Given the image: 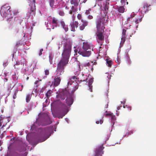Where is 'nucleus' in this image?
<instances>
[{"instance_id":"obj_1","label":"nucleus","mask_w":156,"mask_h":156,"mask_svg":"<svg viewBox=\"0 0 156 156\" xmlns=\"http://www.w3.org/2000/svg\"><path fill=\"white\" fill-rule=\"evenodd\" d=\"M71 51V44L69 42H66L63 45V50L59 61L68 64Z\"/></svg>"},{"instance_id":"obj_2","label":"nucleus","mask_w":156,"mask_h":156,"mask_svg":"<svg viewBox=\"0 0 156 156\" xmlns=\"http://www.w3.org/2000/svg\"><path fill=\"white\" fill-rule=\"evenodd\" d=\"M57 97H60L62 100H64L67 97L66 99V102L68 106H70L73 102V100L69 91L66 89L61 90L59 94Z\"/></svg>"},{"instance_id":"obj_3","label":"nucleus","mask_w":156,"mask_h":156,"mask_svg":"<svg viewBox=\"0 0 156 156\" xmlns=\"http://www.w3.org/2000/svg\"><path fill=\"white\" fill-rule=\"evenodd\" d=\"M51 129L49 127L43 129L38 140L39 142H43L49 138L51 135Z\"/></svg>"},{"instance_id":"obj_4","label":"nucleus","mask_w":156,"mask_h":156,"mask_svg":"<svg viewBox=\"0 0 156 156\" xmlns=\"http://www.w3.org/2000/svg\"><path fill=\"white\" fill-rule=\"evenodd\" d=\"M106 15L105 16L99 17V19L96 23V28L97 31H104L105 28V23H106L107 19L106 17Z\"/></svg>"},{"instance_id":"obj_5","label":"nucleus","mask_w":156,"mask_h":156,"mask_svg":"<svg viewBox=\"0 0 156 156\" xmlns=\"http://www.w3.org/2000/svg\"><path fill=\"white\" fill-rule=\"evenodd\" d=\"M142 19L141 15H136L134 13H132L130 17L127 19V21L130 23L136 25L140 22Z\"/></svg>"},{"instance_id":"obj_6","label":"nucleus","mask_w":156,"mask_h":156,"mask_svg":"<svg viewBox=\"0 0 156 156\" xmlns=\"http://www.w3.org/2000/svg\"><path fill=\"white\" fill-rule=\"evenodd\" d=\"M68 64L59 61L57 66L56 70V74L55 76H59L63 73L64 72L65 67Z\"/></svg>"},{"instance_id":"obj_7","label":"nucleus","mask_w":156,"mask_h":156,"mask_svg":"<svg viewBox=\"0 0 156 156\" xmlns=\"http://www.w3.org/2000/svg\"><path fill=\"white\" fill-rule=\"evenodd\" d=\"M10 7L5 5L3 6L1 8L0 12L2 15L4 16H8L9 15H11L10 10Z\"/></svg>"},{"instance_id":"obj_8","label":"nucleus","mask_w":156,"mask_h":156,"mask_svg":"<svg viewBox=\"0 0 156 156\" xmlns=\"http://www.w3.org/2000/svg\"><path fill=\"white\" fill-rule=\"evenodd\" d=\"M78 51V53L83 57H89L91 54V52L83 48L80 49L78 48L77 51Z\"/></svg>"},{"instance_id":"obj_9","label":"nucleus","mask_w":156,"mask_h":156,"mask_svg":"<svg viewBox=\"0 0 156 156\" xmlns=\"http://www.w3.org/2000/svg\"><path fill=\"white\" fill-rule=\"evenodd\" d=\"M124 6L122 5V6H120L118 8V10L115 11L113 13L115 17L117 18H121V15L120 13H123L125 12V8L124 7Z\"/></svg>"},{"instance_id":"obj_10","label":"nucleus","mask_w":156,"mask_h":156,"mask_svg":"<svg viewBox=\"0 0 156 156\" xmlns=\"http://www.w3.org/2000/svg\"><path fill=\"white\" fill-rule=\"evenodd\" d=\"M27 145L24 143L18 146L16 148V150L19 152L25 151L27 150Z\"/></svg>"},{"instance_id":"obj_11","label":"nucleus","mask_w":156,"mask_h":156,"mask_svg":"<svg viewBox=\"0 0 156 156\" xmlns=\"http://www.w3.org/2000/svg\"><path fill=\"white\" fill-rule=\"evenodd\" d=\"M104 148V147H103V144L98 146L94 156H101L102 154H103V150Z\"/></svg>"},{"instance_id":"obj_12","label":"nucleus","mask_w":156,"mask_h":156,"mask_svg":"<svg viewBox=\"0 0 156 156\" xmlns=\"http://www.w3.org/2000/svg\"><path fill=\"white\" fill-rule=\"evenodd\" d=\"M35 7H30L28 9V12L27 13L29 17L31 16H34L35 15L36 8Z\"/></svg>"},{"instance_id":"obj_13","label":"nucleus","mask_w":156,"mask_h":156,"mask_svg":"<svg viewBox=\"0 0 156 156\" xmlns=\"http://www.w3.org/2000/svg\"><path fill=\"white\" fill-rule=\"evenodd\" d=\"M51 123L52 121L50 117L48 116H47L45 119L41 122V125L42 126H45L49 125Z\"/></svg>"},{"instance_id":"obj_14","label":"nucleus","mask_w":156,"mask_h":156,"mask_svg":"<svg viewBox=\"0 0 156 156\" xmlns=\"http://www.w3.org/2000/svg\"><path fill=\"white\" fill-rule=\"evenodd\" d=\"M78 10L77 7L72 5L71 7V9L69 11V13L73 17Z\"/></svg>"},{"instance_id":"obj_15","label":"nucleus","mask_w":156,"mask_h":156,"mask_svg":"<svg viewBox=\"0 0 156 156\" xmlns=\"http://www.w3.org/2000/svg\"><path fill=\"white\" fill-rule=\"evenodd\" d=\"M82 48L91 52V51L93 50V47L90 46L87 42H84L83 43Z\"/></svg>"},{"instance_id":"obj_16","label":"nucleus","mask_w":156,"mask_h":156,"mask_svg":"<svg viewBox=\"0 0 156 156\" xmlns=\"http://www.w3.org/2000/svg\"><path fill=\"white\" fill-rule=\"evenodd\" d=\"M82 24H80L79 25V28L81 30H83L84 29L85 27L88 24V22L86 20H81Z\"/></svg>"},{"instance_id":"obj_17","label":"nucleus","mask_w":156,"mask_h":156,"mask_svg":"<svg viewBox=\"0 0 156 156\" xmlns=\"http://www.w3.org/2000/svg\"><path fill=\"white\" fill-rule=\"evenodd\" d=\"M23 63L22 62H20L19 61L16 62V63L14 65V67L15 69L19 70L23 68Z\"/></svg>"},{"instance_id":"obj_18","label":"nucleus","mask_w":156,"mask_h":156,"mask_svg":"<svg viewBox=\"0 0 156 156\" xmlns=\"http://www.w3.org/2000/svg\"><path fill=\"white\" fill-rule=\"evenodd\" d=\"M104 31H97L96 34L98 39L100 41H103L104 39V36L103 33Z\"/></svg>"},{"instance_id":"obj_19","label":"nucleus","mask_w":156,"mask_h":156,"mask_svg":"<svg viewBox=\"0 0 156 156\" xmlns=\"http://www.w3.org/2000/svg\"><path fill=\"white\" fill-rule=\"evenodd\" d=\"M150 6L151 5L147 3H145L144 4L143 9L145 13L148 11L151 10V9L150 7Z\"/></svg>"},{"instance_id":"obj_20","label":"nucleus","mask_w":156,"mask_h":156,"mask_svg":"<svg viewBox=\"0 0 156 156\" xmlns=\"http://www.w3.org/2000/svg\"><path fill=\"white\" fill-rule=\"evenodd\" d=\"M61 80L60 77L56 76H55L54 79V85L55 87L58 86L60 83Z\"/></svg>"},{"instance_id":"obj_21","label":"nucleus","mask_w":156,"mask_h":156,"mask_svg":"<svg viewBox=\"0 0 156 156\" xmlns=\"http://www.w3.org/2000/svg\"><path fill=\"white\" fill-rule=\"evenodd\" d=\"M70 2L71 4L73 5V6L77 7L79 5V2H80V0H70Z\"/></svg>"},{"instance_id":"obj_22","label":"nucleus","mask_w":156,"mask_h":156,"mask_svg":"<svg viewBox=\"0 0 156 156\" xmlns=\"http://www.w3.org/2000/svg\"><path fill=\"white\" fill-rule=\"evenodd\" d=\"M60 24L62 28L64 29L65 31L66 32L68 30V28L67 25H66L64 21H61Z\"/></svg>"},{"instance_id":"obj_23","label":"nucleus","mask_w":156,"mask_h":156,"mask_svg":"<svg viewBox=\"0 0 156 156\" xmlns=\"http://www.w3.org/2000/svg\"><path fill=\"white\" fill-rule=\"evenodd\" d=\"M78 87L79 85L78 83L76 82V84L73 87V89L72 90L71 92V93L72 94H73L75 92V91L78 89Z\"/></svg>"},{"instance_id":"obj_24","label":"nucleus","mask_w":156,"mask_h":156,"mask_svg":"<svg viewBox=\"0 0 156 156\" xmlns=\"http://www.w3.org/2000/svg\"><path fill=\"white\" fill-rule=\"evenodd\" d=\"M75 77H76L75 76H73L72 77V78L71 79H70V80L67 83V85L68 86L71 85L74 82V81L73 82V80L75 81H76V78H75Z\"/></svg>"},{"instance_id":"obj_25","label":"nucleus","mask_w":156,"mask_h":156,"mask_svg":"<svg viewBox=\"0 0 156 156\" xmlns=\"http://www.w3.org/2000/svg\"><path fill=\"white\" fill-rule=\"evenodd\" d=\"M52 19V23L55 26L57 27L58 23V20L55 17H53L51 18Z\"/></svg>"},{"instance_id":"obj_26","label":"nucleus","mask_w":156,"mask_h":156,"mask_svg":"<svg viewBox=\"0 0 156 156\" xmlns=\"http://www.w3.org/2000/svg\"><path fill=\"white\" fill-rule=\"evenodd\" d=\"M126 30L125 29H123L122 32V35L121 39L125 40L126 38Z\"/></svg>"},{"instance_id":"obj_27","label":"nucleus","mask_w":156,"mask_h":156,"mask_svg":"<svg viewBox=\"0 0 156 156\" xmlns=\"http://www.w3.org/2000/svg\"><path fill=\"white\" fill-rule=\"evenodd\" d=\"M55 0H50L49 4L51 8H55V6L54 5Z\"/></svg>"},{"instance_id":"obj_28","label":"nucleus","mask_w":156,"mask_h":156,"mask_svg":"<svg viewBox=\"0 0 156 156\" xmlns=\"http://www.w3.org/2000/svg\"><path fill=\"white\" fill-rule=\"evenodd\" d=\"M6 125L7 123H6L5 125L3 124L1 128V129L4 132L7 130L8 128L7 127H6Z\"/></svg>"},{"instance_id":"obj_29","label":"nucleus","mask_w":156,"mask_h":156,"mask_svg":"<svg viewBox=\"0 0 156 156\" xmlns=\"http://www.w3.org/2000/svg\"><path fill=\"white\" fill-rule=\"evenodd\" d=\"M58 13L61 16H63L65 15V13L62 9H60L58 11Z\"/></svg>"},{"instance_id":"obj_30","label":"nucleus","mask_w":156,"mask_h":156,"mask_svg":"<svg viewBox=\"0 0 156 156\" xmlns=\"http://www.w3.org/2000/svg\"><path fill=\"white\" fill-rule=\"evenodd\" d=\"M104 9L105 10V13L107 14L108 10V6L106 4L104 7Z\"/></svg>"},{"instance_id":"obj_31","label":"nucleus","mask_w":156,"mask_h":156,"mask_svg":"<svg viewBox=\"0 0 156 156\" xmlns=\"http://www.w3.org/2000/svg\"><path fill=\"white\" fill-rule=\"evenodd\" d=\"M121 4L123 6H124L126 5H126H128V2H127V0H121Z\"/></svg>"},{"instance_id":"obj_32","label":"nucleus","mask_w":156,"mask_h":156,"mask_svg":"<svg viewBox=\"0 0 156 156\" xmlns=\"http://www.w3.org/2000/svg\"><path fill=\"white\" fill-rule=\"evenodd\" d=\"M53 56L51 54L49 55V59L50 63L51 64H52L53 61L52 59L53 58Z\"/></svg>"},{"instance_id":"obj_33","label":"nucleus","mask_w":156,"mask_h":156,"mask_svg":"<svg viewBox=\"0 0 156 156\" xmlns=\"http://www.w3.org/2000/svg\"><path fill=\"white\" fill-rule=\"evenodd\" d=\"M31 98V96L30 94H27L26 97V101L27 102H29Z\"/></svg>"},{"instance_id":"obj_34","label":"nucleus","mask_w":156,"mask_h":156,"mask_svg":"<svg viewBox=\"0 0 156 156\" xmlns=\"http://www.w3.org/2000/svg\"><path fill=\"white\" fill-rule=\"evenodd\" d=\"M106 62L108 66L109 67H111L112 64V61L111 60H107Z\"/></svg>"},{"instance_id":"obj_35","label":"nucleus","mask_w":156,"mask_h":156,"mask_svg":"<svg viewBox=\"0 0 156 156\" xmlns=\"http://www.w3.org/2000/svg\"><path fill=\"white\" fill-rule=\"evenodd\" d=\"M51 94V91L50 90H48L46 94V96L47 98L50 96Z\"/></svg>"},{"instance_id":"obj_36","label":"nucleus","mask_w":156,"mask_h":156,"mask_svg":"<svg viewBox=\"0 0 156 156\" xmlns=\"http://www.w3.org/2000/svg\"><path fill=\"white\" fill-rule=\"evenodd\" d=\"M45 72V74L46 76H44V77H47V75H49V72L48 70V69H45L44 70Z\"/></svg>"},{"instance_id":"obj_37","label":"nucleus","mask_w":156,"mask_h":156,"mask_svg":"<svg viewBox=\"0 0 156 156\" xmlns=\"http://www.w3.org/2000/svg\"><path fill=\"white\" fill-rule=\"evenodd\" d=\"M71 27V31H75V27L74 26V25L73 24H70Z\"/></svg>"},{"instance_id":"obj_38","label":"nucleus","mask_w":156,"mask_h":156,"mask_svg":"<svg viewBox=\"0 0 156 156\" xmlns=\"http://www.w3.org/2000/svg\"><path fill=\"white\" fill-rule=\"evenodd\" d=\"M73 24L76 27H78V25L79 23L77 21H74L73 23Z\"/></svg>"},{"instance_id":"obj_39","label":"nucleus","mask_w":156,"mask_h":156,"mask_svg":"<svg viewBox=\"0 0 156 156\" xmlns=\"http://www.w3.org/2000/svg\"><path fill=\"white\" fill-rule=\"evenodd\" d=\"M17 93V91L15 90V91L14 94L13 95V98L14 99H15L16 98V95Z\"/></svg>"},{"instance_id":"obj_40","label":"nucleus","mask_w":156,"mask_h":156,"mask_svg":"<svg viewBox=\"0 0 156 156\" xmlns=\"http://www.w3.org/2000/svg\"><path fill=\"white\" fill-rule=\"evenodd\" d=\"M90 66V62H88V61L86 62L84 64V66Z\"/></svg>"},{"instance_id":"obj_41","label":"nucleus","mask_w":156,"mask_h":156,"mask_svg":"<svg viewBox=\"0 0 156 156\" xmlns=\"http://www.w3.org/2000/svg\"><path fill=\"white\" fill-rule=\"evenodd\" d=\"M82 15L81 14H78L77 15V18L79 20H82Z\"/></svg>"},{"instance_id":"obj_42","label":"nucleus","mask_w":156,"mask_h":156,"mask_svg":"<svg viewBox=\"0 0 156 156\" xmlns=\"http://www.w3.org/2000/svg\"><path fill=\"white\" fill-rule=\"evenodd\" d=\"M85 82L86 83L87 82V77L86 76V78L85 79L81 80H80V82Z\"/></svg>"},{"instance_id":"obj_43","label":"nucleus","mask_w":156,"mask_h":156,"mask_svg":"<svg viewBox=\"0 0 156 156\" xmlns=\"http://www.w3.org/2000/svg\"><path fill=\"white\" fill-rule=\"evenodd\" d=\"M111 119L113 120H116V118L115 115H113L112 114L111 116Z\"/></svg>"},{"instance_id":"obj_44","label":"nucleus","mask_w":156,"mask_h":156,"mask_svg":"<svg viewBox=\"0 0 156 156\" xmlns=\"http://www.w3.org/2000/svg\"><path fill=\"white\" fill-rule=\"evenodd\" d=\"M93 82V78L90 79L89 80V84L91 85Z\"/></svg>"},{"instance_id":"obj_45","label":"nucleus","mask_w":156,"mask_h":156,"mask_svg":"<svg viewBox=\"0 0 156 156\" xmlns=\"http://www.w3.org/2000/svg\"><path fill=\"white\" fill-rule=\"evenodd\" d=\"M91 11L90 9H89L88 10H86L85 12L86 15H88L90 13V11Z\"/></svg>"},{"instance_id":"obj_46","label":"nucleus","mask_w":156,"mask_h":156,"mask_svg":"<svg viewBox=\"0 0 156 156\" xmlns=\"http://www.w3.org/2000/svg\"><path fill=\"white\" fill-rule=\"evenodd\" d=\"M43 51V49H41L40 50L38 55L39 56H41L42 54V52Z\"/></svg>"},{"instance_id":"obj_47","label":"nucleus","mask_w":156,"mask_h":156,"mask_svg":"<svg viewBox=\"0 0 156 156\" xmlns=\"http://www.w3.org/2000/svg\"><path fill=\"white\" fill-rule=\"evenodd\" d=\"M103 122V120H100L99 121H97L96 122V123L97 124H98L99 123H100L101 124Z\"/></svg>"},{"instance_id":"obj_48","label":"nucleus","mask_w":156,"mask_h":156,"mask_svg":"<svg viewBox=\"0 0 156 156\" xmlns=\"http://www.w3.org/2000/svg\"><path fill=\"white\" fill-rule=\"evenodd\" d=\"M112 114V113H108L105 114V115L106 116H111Z\"/></svg>"},{"instance_id":"obj_49","label":"nucleus","mask_w":156,"mask_h":156,"mask_svg":"<svg viewBox=\"0 0 156 156\" xmlns=\"http://www.w3.org/2000/svg\"><path fill=\"white\" fill-rule=\"evenodd\" d=\"M88 19H89L90 20H91L93 18V16L91 15H89L88 16Z\"/></svg>"},{"instance_id":"obj_50","label":"nucleus","mask_w":156,"mask_h":156,"mask_svg":"<svg viewBox=\"0 0 156 156\" xmlns=\"http://www.w3.org/2000/svg\"><path fill=\"white\" fill-rule=\"evenodd\" d=\"M90 63H91V64H92V65H91V66H92L94 65H96L97 62H93L91 61Z\"/></svg>"},{"instance_id":"obj_51","label":"nucleus","mask_w":156,"mask_h":156,"mask_svg":"<svg viewBox=\"0 0 156 156\" xmlns=\"http://www.w3.org/2000/svg\"><path fill=\"white\" fill-rule=\"evenodd\" d=\"M27 153L26 152L24 153L23 154H20V155H21V156H27Z\"/></svg>"},{"instance_id":"obj_52","label":"nucleus","mask_w":156,"mask_h":156,"mask_svg":"<svg viewBox=\"0 0 156 156\" xmlns=\"http://www.w3.org/2000/svg\"><path fill=\"white\" fill-rule=\"evenodd\" d=\"M63 41H62V42H61L60 45H58V49H59L62 46V42Z\"/></svg>"},{"instance_id":"obj_53","label":"nucleus","mask_w":156,"mask_h":156,"mask_svg":"<svg viewBox=\"0 0 156 156\" xmlns=\"http://www.w3.org/2000/svg\"><path fill=\"white\" fill-rule=\"evenodd\" d=\"M87 0H83V1L81 2H82L80 3V4H81L82 3H85Z\"/></svg>"},{"instance_id":"obj_54","label":"nucleus","mask_w":156,"mask_h":156,"mask_svg":"<svg viewBox=\"0 0 156 156\" xmlns=\"http://www.w3.org/2000/svg\"><path fill=\"white\" fill-rule=\"evenodd\" d=\"M3 121V119L2 118V117L0 116V122Z\"/></svg>"},{"instance_id":"obj_55","label":"nucleus","mask_w":156,"mask_h":156,"mask_svg":"<svg viewBox=\"0 0 156 156\" xmlns=\"http://www.w3.org/2000/svg\"><path fill=\"white\" fill-rule=\"evenodd\" d=\"M3 121L0 122V127H1L2 126V123L3 122Z\"/></svg>"},{"instance_id":"obj_56","label":"nucleus","mask_w":156,"mask_h":156,"mask_svg":"<svg viewBox=\"0 0 156 156\" xmlns=\"http://www.w3.org/2000/svg\"><path fill=\"white\" fill-rule=\"evenodd\" d=\"M38 81L37 80V81H36L35 83H34L35 84H37V83H38Z\"/></svg>"},{"instance_id":"obj_57","label":"nucleus","mask_w":156,"mask_h":156,"mask_svg":"<svg viewBox=\"0 0 156 156\" xmlns=\"http://www.w3.org/2000/svg\"><path fill=\"white\" fill-rule=\"evenodd\" d=\"M65 8L66 9H69V7L67 6H66L65 7Z\"/></svg>"},{"instance_id":"obj_58","label":"nucleus","mask_w":156,"mask_h":156,"mask_svg":"<svg viewBox=\"0 0 156 156\" xmlns=\"http://www.w3.org/2000/svg\"><path fill=\"white\" fill-rule=\"evenodd\" d=\"M5 82H6V81H7L8 79L7 78H5Z\"/></svg>"},{"instance_id":"obj_59","label":"nucleus","mask_w":156,"mask_h":156,"mask_svg":"<svg viewBox=\"0 0 156 156\" xmlns=\"http://www.w3.org/2000/svg\"><path fill=\"white\" fill-rule=\"evenodd\" d=\"M129 109L130 110H130H131V107H129Z\"/></svg>"},{"instance_id":"obj_60","label":"nucleus","mask_w":156,"mask_h":156,"mask_svg":"<svg viewBox=\"0 0 156 156\" xmlns=\"http://www.w3.org/2000/svg\"><path fill=\"white\" fill-rule=\"evenodd\" d=\"M29 77H27L26 78V79L27 80H28L29 79Z\"/></svg>"},{"instance_id":"obj_61","label":"nucleus","mask_w":156,"mask_h":156,"mask_svg":"<svg viewBox=\"0 0 156 156\" xmlns=\"http://www.w3.org/2000/svg\"><path fill=\"white\" fill-rule=\"evenodd\" d=\"M60 44H61V42H58V45H60Z\"/></svg>"},{"instance_id":"obj_62","label":"nucleus","mask_w":156,"mask_h":156,"mask_svg":"<svg viewBox=\"0 0 156 156\" xmlns=\"http://www.w3.org/2000/svg\"><path fill=\"white\" fill-rule=\"evenodd\" d=\"M33 2L34 3H35V0H33Z\"/></svg>"},{"instance_id":"obj_63","label":"nucleus","mask_w":156,"mask_h":156,"mask_svg":"<svg viewBox=\"0 0 156 156\" xmlns=\"http://www.w3.org/2000/svg\"><path fill=\"white\" fill-rule=\"evenodd\" d=\"M130 132H131V133H133V131H130Z\"/></svg>"},{"instance_id":"obj_64","label":"nucleus","mask_w":156,"mask_h":156,"mask_svg":"<svg viewBox=\"0 0 156 156\" xmlns=\"http://www.w3.org/2000/svg\"><path fill=\"white\" fill-rule=\"evenodd\" d=\"M6 63H5V65L4 64V65L5 66H6Z\"/></svg>"}]
</instances>
